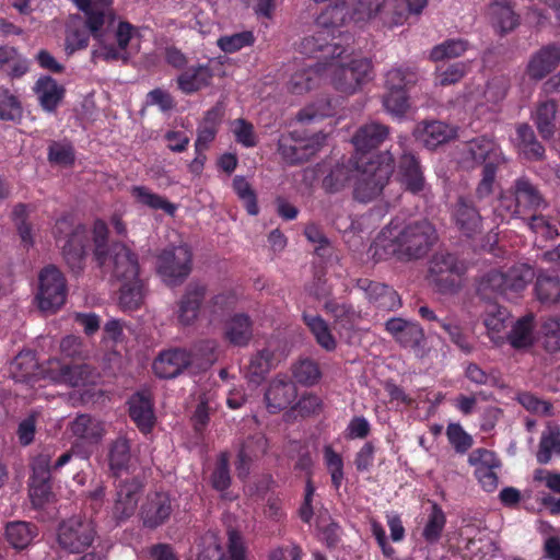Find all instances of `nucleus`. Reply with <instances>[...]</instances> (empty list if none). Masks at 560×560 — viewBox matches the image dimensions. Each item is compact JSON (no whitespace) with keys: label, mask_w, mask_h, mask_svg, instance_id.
<instances>
[{"label":"nucleus","mask_w":560,"mask_h":560,"mask_svg":"<svg viewBox=\"0 0 560 560\" xmlns=\"http://www.w3.org/2000/svg\"><path fill=\"white\" fill-rule=\"evenodd\" d=\"M436 241V230L428 220L404 226L397 220H393L372 243L370 253L375 261L392 257L400 261H410L424 257Z\"/></svg>","instance_id":"f257e3e1"},{"label":"nucleus","mask_w":560,"mask_h":560,"mask_svg":"<svg viewBox=\"0 0 560 560\" xmlns=\"http://www.w3.org/2000/svg\"><path fill=\"white\" fill-rule=\"evenodd\" d=\"M395 159L389 151L378 153L368 161L357 163L353 197L369 202L378 197L394 172Z\"/></svg>","instance_id":"f03ea898"},{"label":"nucleus","mask_w":560,"mask_h":560,"mask_svg":"<svg viewBox=\"0 0 560 560\" xmlns=\"http://www.w3.org/2000/svg\"><path fill=\"white\" fill-rule=\"evenodd\" d=\"M84 14V26L92 35H132L135 27L121 20L115 9L114 0H72Z\"/></svg>","instance_id":"7ed1b4c3"},{"label":"nucleus","mask_w":560,"mask_h":560,"mask_svg":"<svg viewBox=\"0 0 560 560\" xmlns=\"http://www.w3.org/2000/svg\"><path fill=\"white\" fill-rule=\"evenodd\" d=\"M467 152L476 164L482 165L481 178L475 190L476 197L482 200L493 192L498 170L505 159L499 144L485 136L470 140Z\"/></svg>","instance_id":"20e7f679"},{"label":"nucleus","mask_w":560,"mask_h":560,"mask_svg":"<svg viewBox=\"0 0 560 560\" xmlns=\"http://www.w3.org/2000/svg\"><path fill=\"white\" fill-rule=\"evenodd\" d=\"M533 277V269L526 265L513 266L506 271L491 269L480 278L477 293L485 300H491L495 295L511 299L522 292Z\"/></svg>","instance_id":"39448f33"},{"label":"nucleus","mask_w":560,"mask_h":560,"mask_svg":"<svg viewBox=\"0 0 560 560\" xmlns=\"http://www.w3.org/2000/svg\"><path fill=\"white\" fill-rule=\"evenodd\" d=\"M500 207L512 217H522L546 208L547 202L530 178L521 176L501 195Z\"/></svg>","instance_id":"423d86ee"},{"label":"nucleus","mask_w":560,"mask_h":560,"mask_svg":"<svg viewBox=\"0 0 560 560\" xmlns=\"http://www.w3.org/2000/svg\"><path fill=\"white\" fill-rule=\"evenodd\" d=\"M71 225L69 218H61L57 220L54 233L58 240L62 235L68 237L62 246V255L70 269L79 272L83 269L84 258L91 248V237L85 225L78 224L70 231Z\"/></svg>","instance_id":"0eeeda50"},{"label":"nucleus","mask_w":560,"mask_h":560,"mask_svg":"<svg viewBox=\"0 0 560 560\" xmlns=\"http://www.w3.org/2000/svg\"><path fill=\"white\" fill-rule=\"evenodd\" d=\"M331 66V84L336 91L346 95H353L373 79L372 61L365 57Z\"/></svg>","instance_id":"6e6552de"},{"label":"nucleus","mask_w":560,"mask_h":560,"mask_svg":"<svg viewBox=\"0 0 560 560\" xmlns=\"http://www.w3.org/2000/svg\"><path fill=\"white\" fill-rule=\"evenodd\" d=\"M326 135L314 133L310 137L294 130L280 136L278 152L288 164L295 165L308 161L325 144Z\"/></svg>","instance_id":"1a4fd4ad"},{"label":"nucleus","mask_w":560,"mask_h":560,"mask_svg":"<svg viewBox=\"0 0 560 560\" xmlns=\"http://www.w3.org/2000/svg\"><path fill=\"white\" fill-rule=\"evenodd\" d=\"M158 273L167 285H177L192 270V252L189 245L180 244L163 249L158 256Z\"/></svg>","instance_id":"9d476101"},{"label":"nucleus","mask_w":560,"mask_h":560,"mask_svg":"<svg viewBox=\"0 0 560 560\" xmlns=\"http://www.w3.org/2000/svg\"><path fill=\"white\" fill-rule=\"evenodd\" d=\"M96 536L92 521L73 516L62 521L57 529L58 546L68 553L84 552Z\"/></svg>","instance_id":"9b49d317"},{"label":"nucleus","mask_w":560,"mask_h":560,"mask_svg":"<svg viewBox=\"0 0 560 560\" xmlns=\"http://www.w3.org/2000/svg\"><path fill=\"white\" fill-rule=\"evenodd\" d=\"M38 306L45 312H56L66 302L67 282L65 276L55 266L45 267L38 277Z\"/></svg>","instance_id":"f8f14e48"},{"label":"nucleus","mask_w":560,"mask_h":560,"mask_svg":"<svg viewBox=\"0 0 560 560\" xmlns=\"http://www.w3.org/2000/svg\"><path fill=\"white\" fill-rule=\"evenodd\" d=\"M51 458L48 450L37 454L31 464L28 494L34 508H43L52 495L51 486Z\"/></svg>","instance_id":"ddd939ff"},{"label":"nucleus","mask_w":560,"mask_h":560,"mask_svg":"<svg viewBox=\"0 0 560 560\" xmlns=\"http://www.w3.org/2000/svg\"><path fill=\"white\" fill-rule=\"evenodd\" d=\"M465 270L464 262L459 261L456 255L450 253L434 255L430 265L433 282L443 293L455 292L459 289Z\"/></svg>","instance_id":"4468645a"},{"label":"nucleus","mask_w":560,"mask_h":560,"mask_svg":"<svg viewBox=\"0 0 560 560\" xmlns=\"http://www.w3.org/2000/svg\"><path fill=\"white\" fill-rule=\"evenodd\" d=\"M173 511V500L168 492L151 491L140 505L139 518L143 527L156 529L168 522Z\"/></svg>","instance_id":"2eb2a0df"},{"label":"nucleus","mask_w":560,"mask_h":560,"mask_svg":"<svg viewBox=\"0 0 560 560\" xmlns=\"http://www.w3.org/2000/svg\"><path fill=\"white\" fill-rule=\"evenodd\" d=\"M143 483L136 477L120 481L112 508V517L117 524L126 522L136 512Z\"/></svg>","instance_id":"dca6fc26"},{"label":"nucleus","mask_w":560,"mask_h":560,"mask_svg":"<svg viewBox=\"0 0 560 560\" xmlns=\"http://www.w3.org/2000/svg\"><path fill=\"white\" fill-rule=\"evenodd\" d=\"M471 466H475V476L481 488L487 492H493L499 485L498 470L502 463L493 451L477 448L468 457Z\"/></svg>","instance_id":"f3484780"},{"label":"nucleus","mask_w":560,"mask_h":560,"mask_svg":"<svg viewBox=\"0 0 560 560\" xmlns=\"http://www.w3.org/2000/svg\"><path fill=\"white\" fill-rule=\"evenodd\" d=\"M452 220L455 228L467 238L482 233L483 219L479 209L469 197L459 196L452 208Z\"/></svg>","instance_id":"a211bd4d"},{"label":"nucleus","mask_w":560,"mask_h":560,"mask_svg":"<svg viewBox=\"0 0 560 560\" xmlns=\"http://www.w3.org/2000/svg\"><path fill=\"white\" fill-rule=\"evenodd\" d=\"M208 292L207 284L190 281L177 302V320L182 326H191L198 319L201 305Z\"/></svg>","instance_id":"6ab92c4d"},{"label":"nucleus","mask_w":560,"mask_h":560,"mask_svg":"<svg viewBox=\"0 0 560 560\" xmlns=\"http://www.w3.org/2000/svg\"><path fill=\"white\" fill-rule=\"evenodd\" d=\"M268 447V440L262 432H255L241 442L235 462V470L240 479L244 480L248 477L253 463L264 457Z\"/></svg>","instance_id":"aec40b11"},{"label":"nucleus","mask_w":560,"mask_h":560,"mask_svg":"<svg viewBox=\"0 0 560 560\" xmlns=\"http://www.w3.org/2000/svg\"><path fill=\"white\" fill-rule=\"evenodd\" d=\"M68 431L75 439L74 446H95L105 435L104 423L89 413H79L68 424Z\"/></svg>","instance_id":"412c9836"},{"label":"nucleus","mask_w":560,"mask_h":560,"mask_svg":"<svg viewBox=\"0 0 560 560\" xmlns=\"http://www.w3.org/2000/svg\"><path fill=\"white\" fill-rule=\"evenodd\" d=\"M43 377L55 384H65L71 387L85 385L89 371L83 364H69L59 359H49L42 371Z\"/></svg>","instance_id":"4be33fe9"},{"label":"nucleus","mask_w":560,"mask_h":560,"mask_svg":"<svg viewBox=\"0 0 560 560\" xmlns=\"http://www.w3.org/2000/svg\"><path fill=\"white\" fill-rule=\"evenodd\" d=\"M192 362L189 351L182 348H171L161 351L154 359L152 369L159 378H174L182 374Z\"/></svg>","instance_id":"5701e85b"},{"label":"nucleus","mask_w":560,"mask_h":560,"mask_svg":"<svg viewBox=\"0 0 560 560\" xmlns=\"http://www.w3.org/2000/svg\"><path fill=\"white\" fill-rule=\"evenodd\" d=\"M298 397L295 383L287 375H278L272 378L265 392L267 409L277 413L287 409Z\"/></svg>","instance_id":"b1692460"},{"label":"nucleus","mask_w":560,"mask_h":560,"mask_svg":"<svg viewBox=\"0 0 560 560\" xmlns=\"http://www.w3.org/2000/svg\"><path fill=\"white\" fill-rule=\"evenodd\" d=\"M341 39L342 37H331V42H329L328 37H302L299 50L308 58L327 62L341 58L346 52Z\"/></svg>","instance_id":"393cba45"},{"label":"nucleus","mask_w":560,"mask_h":560,"mask_svg":"<svg viewBox=\"0 0 560 560\" xmlns=\"http://www.w3.org/2000/svg\"><path fill=\"white\" fill-rule=\"evenodd\" d=\"M397 177L405 189L413 195L425 188V178L419 159L411 152L404 151L399 158Z\"/></svg>","instance_id":"a878e982"},{"label":"nucleus","mask_w":560,"mask_h":560,"mask_svg":"<svg viewBox=\"0 0 560 560\" xmlns=\"http://www.w3.org/2000/svg\"><path fill=\"white\" fill-rule=\"evenodd\" d=\"M385 330L402 348L416 349L424 340V331L418 323L400 317L387 319Z\"/></svg>","instance_id":"bb28decb"},{"label":"nucleus","mask_w":560,"mask_h":560,"mask_svg":"<svg viewBox=\"0 0 560 560\" xmlns=\"http://www.w3.org/2000/svg\"><path fill=\"white\" fill-rule=\"evenodd\" d=\"M130 419L143 434L150 433L155 424L154 404L148 392H137L128 400Z\"/></svg>","instance_id":"cd10ccee"},{"label":"nucleus","mask_w":560,"mask_h":560,"mask_svg":"<svg viewBox=\"0 0 560 560\" xmlns=\"http://www.w3.org/2000/svg\"><path fill=\"white\" fill-rule=\"evenodd\" d=\"M109 260L113 265V275L118 280L139 276L140 266L138 255L122 243H114L109 248Z\"/></svg>","instance_id":"c85d7f7f"},{"label":"nucleus","mask_w":560,"mask_h":560,"mask_svg":"<svg viewBox=\"0 0 560 560\" xmlns=\"http://www.w3.org/2000/svg\"><path fill=\"white\" fill-rule=\"evenodd\" d=\"M357 287L366 293L368 299L377 308L394 311L401 305L400 296L389 285L370 279H359Z\"/></svg>","instance_id":"c756f323"},{"label":"nucleus","mask_w":560,"mask_h":560,"mask_svg":"<svg viewBox=\"0 0 560 560\" xmlns=\"http://www.w3.org/2000/svg\"><path fill=\"white\" fill-rule=\"evenodd\" d=\"M40 108L49 114L56 113L66 95V89L50 75H42L33 86Z\"/></svg>","instance_id":"7c9ffc66"},{"label":"nucleus","mask_w":560,"mask_h":560,"mask_svg":"<svg viewBox=\"0 0 560 560\" xmlns=\"http://www.w3.org/2000/svg\"><path fill=\"white\" fill-rule=\"evenodd\" d=\"M213 70L209 63H198L185 68L177 77V88L184 94H194L211 84Z\"/></svg>","instance_id":"2f4dec72"},{"label":"nucleus","mask_w":560,"mask_h":560,"mask_svg":"<svg viewBox=\"0 0 560 560\" xmlns=\"http://www.w3.org/2000/svg\"><path fill=\"white\" fill-rule=\"evenodd\" d=\"M417 131L423 145L430 150L457 137V130L454 127L440 120H424L418 125Z\"/></svg>","instance_id":"473e14b6"},{"label":"nucleus","mask_w":560,"mask_h":560,"mask_svg":"<svg viewBox=\"0 0 560 560\" xmlns=\"http://www.w3.org/2000/svg\"><path fill=\"white\" fill-rule=\"evenodd\" d=\"M560 63V48L548 45L540 48L528 61L526 72L533 80H542Z\"/></svg>","instance_id":"72a5a7b5"},{"label":"nucleus","mask_w":560,"mask_h":560,"mask_svg":"<svg viewBox=\"0 0 560 560\" xmlns=\"http://www.w3.org/2000/svg\"><path fill=\"white\" fill-rule=\"evenodd\" d=\"M389 136V127L380 122H369L361 126L352 138L358 152L368 153L377 149Z\"/></svg>","instance_id":"f704fd0d"},{"label":"nucleus","mask_w":560,"mask_h":560,"mask_svg":"<svg viewBox=\"0 0 560 560\" xmlns=\"http://www.w3.org/2000/svg\"><path fill=\"white\" fill-rule=\"evenodd\" d=\"M253 326L249 315L236 313L224 324V339L234 347H247L253 338Z\"/></svg>","instance_id":"c9c22d12"},{"label":"nucleus","mask_w":560,"mask_h":560,"mask_svg":"<svg viewBox=\"0 0 560 560\" xmlns=\"http://www.w3.org/2000/svg\"><path fill=\"white\" fill-rule=\"evenodd\" d=\"M92 60L114 61L125 59L127 47L132 37H94Z\"/></svg>","instance_id":"e433bc0d"},{"label":"nucleus","mask_w":560,"mask_h":560,"mask_svg":"<svg viewBox=\"0 0 560 560\" xmlns=\"http://www.w3.org/2000/svg\"><path fill=\"white\" fill-rule=\"evenodd\" d=\"M488 14L493 27L501 33L513 32L520 24V15L506 0L492 1L488 7Z\"/></svg>","instance_id":"4c0bfd02"},{"label":"nucleus","mask_w":560,"mask_h":560,"mask_svg":"<svg viewBox=\"0 0 560 560\" xmlns=\"http://www.w3.org/2000/svg\"><path fill=\"white\" fill-rule=\"evenodd\" d=\"M37 535V526L25 521L8 522L4 529L5 540L16 550L27 548Z\"/></svg>","instance_id":"58836bf2"},{"label":"nucleus","mask_w":560,"mask_h":560,"mask_svg":"<svg viewBox=\"0 0 560 560\" xmlns=\"http://www.w3.org/2000/svg\"><path fill=\"white\" fill-rule=\"evenodd\" d=\"M517 148L527 161H541L545 158V148L537 140L533 128L527 124L516 127Z\"/></svg>","instance_id":"ea45409f"},{"label":"nucleus","mask_w":560,"mask_h":560,"mask_svg":"<svg viewBox=\"0 0 560 560\" xmlns=\"http://www.w3.org/2000/svg\"><path fill=\"white\" fill-rule=\"evenodd\" d=\"M130 192L137 203L151 210H162L170 217H174L177 211V206L175 203L168 201L165 197L153 192L147 186H132Z\"/></svg>","instance_id":"a19ab883"},{"label":"nucleus","mask_w":560,"mask_h":560,"mask_svg":"<svg viewBox=\"0 0 560 560\" xmlns=\"http://www.w3.org/2000/svg\"><path fill=\"white\" fill-rule=\"evenodd\" d=\"M357 164L337 163L323 178V188L328 194H335L346 188L354 178Z\"/></svg>","instance_id":"79ce46f5"},{"label":"nucleus","mask_w":560,"mask_h":560,"mask_svg":"<svg viewBox=\"0 0 560 560\" xmlns=\"http://www.w3.org/2000/svg\"><path fill=\"white\" fill-rule=\"evenodd\" d=\"M303 322L313 334L316 342L326 351L330 352L337 348V341L329 325L319 315L303 313Z\"/></svg>","instance_id":"37998d69"},{"label":"nucleus","mask_w":560,"mask_h":560,"mask_svg":"<svg viewBox=\"0 0 560 560\" xmlns=\"http://www.w3.org/2000/svg\"><path fill=\"white\" fill-rule=\"evenodd\" d=\"M535 294L544 305H560V278L551 273H539L535 282Z\"/></svg>","instance_id":"c03bdc74"},{"label":"nucleus","mask_w":560,"mask_h":560,"mask_svg":"<svg viewBox=\"0 0 560 560\" xmlns=\"http://www.w3.org/2000/svg\"><path fill=\"white\" fill-rule=\"evenodd\" d=\"M350 12L342 2L341 4L329 5L316 18V25L323 31L334 33L342 26L350 24Z\"/></svg>","instance_id":"a18cd8bd"},{"label":"nucleus","mask_w":560,"mask_h":560,"mask_svg":"<svg viewBox=\"0 0 560 560\" xmlns=\"http://www.w3.org/2000/svg\"><path fill=\"white\" fill-rule=\"evenodd\" d=\"M119 304L124 310L133 311L141 306L144 299V282L139 276L121 280Z\"/></svg>","instance_id":"49530a36"},{"label":"nucleus","mask_w":560,"mask_h":560,"mask_svg":"<svg viewBox=\"0 0 560 560\" xmlns=\"http://www.w3.org/2000/svg\"><path fill=\"white\" fill-rule=\"evenodd\" d=\"M131 459L130 443L126 438H117L108 450V465L114 476L127 471Z\"/></svg>","instance_id":"de8ad7c7"},{"label":"nucleus","mask_w":560,"mask_h":560,"mask_svg":"<svg viewBox=\"0 0 560 560\" xmlns=\"http://www.w3.org/2000/svg\"><path fill=\"white\" fill-rule=\"evenodd\" d=\"M320 82L318 65H307L305 68L294 72L289 81V90L293 94H303Z\"/></svg>","instance_id":"09e8293b"},{"label":"nucleus","mask_w":560,"mask_h":560,"mask_svg":"<svg viewBox=\"0 0 560 560\" xmlns=\"http://www.w3.org/2000/svg\"><path fill=\"white\" fill-rule=\"evenodd\" d=\"M539 341L546 352L556 354L560 352V316H549L541 320L539 326Z\"/></svg>","instance_id":"8fccbe9b"},{"label":"nucleus","mask_w":560,"mask_h":560,"mask_svg":"<svg viewBox=\"0 0 560 560\" xmlns=\"http://www.w3.org/2000/svg\"><path fill=\"white\" fill-rule=\"evenodd\" d=\"M446 525V515L436 502H431L430 512L422 529V537L429 545L436 544Z\"/></svg>","instance_id":"3c124183"},{"label":"nucleus","mask_w":560,"mask_h":560,"mask_svg":"<svg viewBox=\"0 0 560 560\" xmlns=\"http://www.w3.org/2000/svg\"><path fill=\"white\" fill-rule=\"evenodd\" d=\"M552 453L560 455V427L555 423H549L540 438L537 453L538 463H549Z\"/></svg>","instance_id":"603ef678"},{"label":"nucleus","mask_w":560,"mask_h":560,"mask_svg":"<svg viewBox=\"0 0 560 560\" xmlns=\"http://www.w3.org/2000/svg\"><path fill=\"white\" fill-rule=\"evenodd\" d=\"M275 353L268 348L259 350L249 361L247 376L250 382L259 383L275 366Z\"/></svg>","instance_id":"864d4df0"},{"label":"nucleus","mask_w":560,"mask_h":560,"mask_svg":"<svg viewBox=\"0 0 560 560\" xmlns=\"http://www.w3.org/2000/svg\"><path fill=\"white\" fill-rule=\"evenodd\" d=\"M534 316L525 315L513 325L508 335L510 345L515 349H522L533 343Z\"/></svg>","instance_id":"5fc2aeb1"},{"label":"nucleus","mask_w":560,"mask_h":560,"mask_svg":"<svg viewBox=\"0 0 560 560\" xmlns=\"http://www.w3.org/2000/svg\"><path fill=\"white\" fill-rule=\"evenodd\" d=\"M418 81V73L411 67H397L389 70L385 75L387 91H406Z\"/></svg>","instance_id":"6e6d98bb"},{"label":"nucleus","mask_w":560,"mask_h":560,"mask_svg":"<svg viewBox=\"0 0 560 560\" xmlns=\"http://www.w3.org/2000/svg\"><path fill=\"white\" fill-rule=\"evenodd\" d=\"M557 103L552 100L539 104L536 110L535 124L544 139H549L555 132Z\"/></svg>","instance_id":"4d7b16f0"},{"label":"nucleus","mask_w":560,"mask_h":560,"mask_svg":"<svg viewBox=\"0 0 560 560\" xmlns=\"http://www.w3.org/2000/svg\"><path fill=\"white\" fill-rule=\"evenodd\" d=\"M23 106L19 96L10 90L0 92V120L20 124L23 118Z\"/></svg>","instance_id":"13d9d810"},{"label":"nucleus","mask_w":560,"mask_h":560,"mask_svg":"<svg viewBox=\"0 0 560 560\" xmlns=\"http://www.w3.org/2000/svg\"><path fill=\"white\" fill-rule=\"evenodd\" d=\"M37 361L31 351L20 352L11 363V372L16 381L31 382L37 375Z\"/></svg>","instance_id":"bf43d9fd"},{"label":"nucleus","mask_w":560,"mask_h":560,"mask_svg":"<svg viewBox=\"0 0 560 560\" xmlns=\"http://www.w3.org/2000/svg\"><path fill=\"white\" fill-rule=\"evenodd\" d=\"M232 187L238 199L243 202L249 215H257L259 207L257 202V195L252 185L244 176L236 175L233 178Z\"/></svg>","instance_id":"052dcab7"},{"label":"nucleus","mask_w":560,"mask_h":560,"mask_svg":"<svg viewBox=\"0 0 560 560\" xmlns=\"http://www.w3.org/2000/svg\"><path fill=\"white\" fill-rule=\"evenodd\" d=\"M386 0H358L354 4L349 22L354 25H363L374 19L383 8Z\"/></svg>","instance_id":"680f3d73"},{"label":"nucleus","mask_w":560,"mask_h":560,"mask_svg":"<svg viewBox=\"0 0 560 560\" xmlns=\"http://www.w3.org/2000/svg\"><path fill=\"white\" fill-rule=\"evenodd\" d=\"M93 253L100 266L105 265L108 255V228L105 221L97 219L92 230Z\"/></svg>","instance_id":"e2e57ef3"},{"label":"nucleus","mask_w":560,"mask_h":560,"mask_svg":"<svg viewBox=\"0 0 560 560\" xmlns=\"http://www.w3.org/2000/svg\"><path fill=\"white\" fill-rule=\"evenodd\" d=\"M293 377L304 386L315 385L322 377V371L317 362L312 359H302L293 365Z\"/></svg>","instance_id":"0e129e2a"},{"label":"nucleus","mask_w":560,"mask_h":560,"mask_svg":"<svg viewBox=\"0 0 560 560\" xmlns=\"http://www.w3.org/2000/svg\"><path fill=\"white\" fill-rule=\"evenodd\" d=\"M324 463L330 474L331 485L339 490L345 479L343 458L331 445H325L323 448Z\"/></svg>","instance_id":"69168bd1"},{"label":"nucleus","mask_w":560,"mask_h":560,"mask_svg":"<svg viewBox=\"0 0 560 560\" xmlns=\"http://www.w3.org/2000/svg\"><path fill=\"white\" fill-rule=\"evenodd\" d=\"M324 310L334 317L335 323L340 327L349 329L353 326L355 312L352 305L330 299L325 302Z\"/></svg>","instance_id":"338daca9"},{"label":"nucleus","mask_w":560,"mask_h":560,"mask_svg":"<svg viewBox=\"0 0 560 560\" xmlns=\"http://www.w3.org/2000/svg\"><path fill=\"white\" fill-rule=\"evenodd\" d=\"M211 486L217 491H224L231 486L230 457L226 452L220 453L210 477Z\"/></svg>","instance_id":"774afa93"}]
</instances>
